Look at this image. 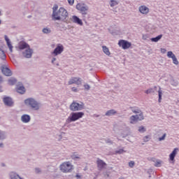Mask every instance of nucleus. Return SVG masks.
<instances>
[{"mask_svg": "<svg viewBox=\"0 0 179 179\" xmlns=\"http://www.w3.org/2000/svg\"><path fill=\"white\" fill-rule=\"evenodd\" d=\"M69 17V14L68 13V10H66V9H65L63 7H61L58 10L57 5H55L53 6L52 15L53 20H60L61 22L67 23Z\"/></svg>", "mask_w": 179, "mask_h": 179, "instance_id": "f257e3e1", "label": "nucleus"}, {"mask_svg": "<svg viewBox=\"0 0 179 179\" xmlns=\"http://www.w3.org/2000/svg\"><path fill=\"white\" fill-rule=\"evenodd\" d=\"M84 115L85 113L83 112H73L66 120V124H71V122H75V121H78V120H80V118H83Z\"/></svg>", "mask_w": 179, "mask_h": 179, "instance_id": "f03ea898", "label": "nucleus"}, {"mask_svg": "<svg viewBox=\"0 0 179 179\" xmlns=\"http://www.w3.org/2000/svg\"><path fill=\"white\" fill-rule=\"evenodd\" d=\"M59 170L62 173H72L73 170V165L71 162H64L59 166Z\"/></svg>", "mask_w": 179, "mask_h": 179, "instance_id": "7ed1b4c3", "label": "nucleus"}, {"mask_svg": "<svg viewBox=\"0 0 179 179\" xmlns=\"http://www.w3.org/2000/svg\"><path fill=\"white\" fill-rule=\"evenodd\" d=\"M76 9L81 13L83 17H85L89 12V6L85 3H78L76 5Z\"/></svg>", "mask_w": 179, "mask_h": 179, "instance_id": "20e7f679", "label": "nucleus"}, {"mask_svg": "<svg viewBox=\"0 0 179 179\" xmlns=\"http://www.w3.org/2000/svg\"><path fill=\"white\" fill-rule=\"evenodd\" d=\"M85 109V103L83 102L77 103L73 101L71 105H70V110L71 111H82V110Z\"/></svg>", "mask_w": 179, "mask_h": 179, "instance_id": "39448f33", "label": "nucleus"}, {"mask_svg": "<svg viewBox=\"0 0 179 179\" xmlns=\"http://www.w3.org/2000/svg\"><path fill=\"white\" fill-rule=\"evenodd\" d=\"M25 104L30 106L33 110H38L40 108V105L34 99L29 98L24 101Z\"/></svg>", "mask_w": 179, "mask_h": 179, "instance_id": "423d86ee", "label": "nucleus"}, {"mask_svg": "<svg viewBox=\"0 0 179 179\" xmlns=\"http://www.w3.org/2000/svg\"><path fill=\"white\" fill-rule=\"evenodd\" d=\"M143 120H144L143 113H141L139 115H131L129 117L130 124H136L138 121H142Z\"/></svg>", "mask_w": 179, "mask_h": 179, "instance_id": "0eeeda50", "label": "nucleus"}, {"mask_svg": "<svg viewBox=\"0 0 179 179\" xmlns=\"http://www.w3.org/2000/svg\"><path fill=\"white\" fill-rule=\"evenodd\" d=\"M119 47H121L123 50H128V48H131V45L132 43L129 42L128 41L121 39L118 42Z\"/></svg>", "mask_w": 179, "mask_h": 179, "instance_id": "6e6552de", "label": "nucleus"}, {"mask_svg": "<svg viewBox=\"0 0 179 179\" xmlns=\"http://www.w3.org/2000/svg\"><path fill=\"white\" fill-rule=\"evenodd\" d=\"M68 85H77V86H80V85H82V78L79 77H71L68 82Z\"/></svg>", "mask_w": 179, "mask_h": 179, "instance_id": "1a4fd4ad", "label": "nucleus"}, {"mask_svg": "<svg viewBox=\"0 0 179 179\" xmlns=\"http://www.w3.org/2000/svg\"><path fill=\"white\" fill-rule=\"evenodd\" d=\"M96 166L99 171H102V170L107 169V164L100 158H97L96 159Z\"/></svg>", "mask_w": 179, "mask_h": 179, "instance_id": "9d476101", "label": "nucleus"}, {"mask_svg": "<svg viewBox=\"0 0 179 179\" xmlns=\"http://www.w3.org/2000/svg\"><path fill=\"white\" fill-rule=\"evenodd\" d=\"M62 52H64V45L59 43L57 45L52 54L55 55V57H57V55H59L62 54Z\"/></svg>", "mask_w": 179, "mask_h": 179, "instance_id": "9b49d317", "label": "nucleus"}, {"mask_svg": "<svg viewBox=\"0 0 179 179\" xmlns=\"http://www.w3.org/2000/svg\"><path fill=\"white\" fill-rule=\"evenodd\" d=\"M167 57L168 58H171V59L173 60V64H174V65H178V59H177V57H176V55H174V53H173L171 51H169L167 52Z\"/></svg>", "mask_w": 179, "mask_h": 179, "instance_id": "f8f14e48", "label": "nucleus"}, {"mask_svg": "<svg viewBox=\"0 0 179 179\" xmlns=\"http://www.w3.org/2000/svg\"><path fill=\"white\" fill-rule=\"evenodd\" d=\"M71 21L73 22V23H75L76 24H78V26H83V22L80 18H79L76 15L72 16Z\"/></svg>", "mask_w": 179, "mask_h": 179, "instance_id": "ddd939ff", "label": "nucleus"}, {"mask_svg": "<svg viewBox=\"0 0 179 179\" xmlns=\"http://www.w3.org/2000/svg\"><path fill=\"white\" fill-rule=\"evenodd\" d=\"M1 72L6 76H12V71L7 67L2 66L1 67Z\"/></svg>", "mask_w": 179, "mask_h": 179, "instance_id": "4468645a", "label": "nucleus"}, {"mask_svg": "<svg viewBox=\"0 0 179 179\" xmlns=\"http://www.w3.org/2000/svg\"><path fill=\"white\" fill-rule=\"evenodd\" d=\"M22 54L25 58H31V55H33V50L29 48L28 49L25 50Z\"/></svg>", "mask_w": 179, "mask_h": 179, "instance_id": "2eb2a0df", "label": "nucleus"}, {"mask_svg": "<svg viewBox=\"0 0 179 179\" xmlns=\"http://www.w3.org/2000/svg\"><path fill=\"white\" fill-rule=\"evenodd\" d=\"M178 150H179L178 148H176L173 149L172 152L169 155V159L170 160H171V162H174V159L176 156H177V153H178Z\"/></svg>", "mask_w": 179, "mask_h": 179, "instance_id": "dca6fc26", "label": "nucleus"}, {"mask_svg": "<svg viewBox=\"0 0 179 179\" xmlns=\"http://www.w3.org/2000/svg\"><path fill=\"white\" fill-rule=\"evenodd\" d=\"M5 41L6 42V44L10 51V52H13V46L12 45V43H10V40L8 37V36H4Z\"/></svg>", "mask_w": 179, "mask_h": 179, "instance_id": "f3484780", "label": "nucleus"}, {"mask_svg": "<svg viewBox=\"0 0 179 179\" xmlns=\"http://www.w3.org/2000/svg\"><path fill=\"white\" fill-rule=\"evenodd\" d=\"M138 9L139 12H141L143 15H148L149 13V8L146 7V6H141Z\"/></svg>", "mask_w": 179, "mask_h": 179, "instance_id": "a211bd4d", "label": "nucleus"}, {"mask_svg": "<svg viewBox=\"0 0 179 179\" xmlns=\"http://www.w3.org/2000/svg\"><path fill=\"white\" fill-rule=\"evenodd\" d=\"M3 103L6 106H13V101H12V99L10 97H4L3 98Z\"/></svg>", "mask_w": 179, "mask_h": 179, "instance_id": "6ab92c4d", "label": "nucleus"}, {"mask_svg": "<svg viewBox=\"0 0 179 179\" xmlns=\"http://www.w3.org/2000/svg\"><path fill=\"white\" fill-rule=\"evenodd\" d=\"M18 48L20 50H24L25 48L29 49L30 48V46L29 44L26 43V42H20L18 45Z\"/></svg>", "mask_w": 179, "mask_h": 179, "instance_id": "aec40b11", "label": "nucleus"}, {"mask_svg": "<svg viewBox=\"0 0 179 179\" xmlns=\"http://www.w3.org/2000/svg\"><path fill=\"white\" fill-rule=\"evenodd\" d=\"M21 121H22V122H24L25 124L27 122H30V115H23L21 117Z\"/></svg>", "mask_w": 179, "mask_h": 179, "instance_id": "412c9836", "label": "nucleus"}, {"mask_svg": "<svg viewBox=\"0 0 179 179\" xmlns=\"http://www.w3.org/2000/svg\"><path fill=\"white\" fill-rule=\"evenodd\" d=\"M102 51L106 54V55H108V57H110L111 55V52H110V49L106 45L102 46Z\"/></svg>", "mask_w": 179, "mask_h": 179, "instance_id": "4be33fe9", "label": "nucleus"}, {"mask_svg": "<svg viewBox=\"0 0 179 179\" xmlns=\"http://www.w3.org/2000/svg\"><path fill=\"white\" fill-rule=\"evenodd\" d=\"M115 114H117V110L111 109L106 111L105 115H106V117H111V115H115Z\"/></svg>", "mask_w": 179, "mask_h": 179, "instance_id": "5701e85b", "label": "nucleus"}, {"mask_svg": "<svg viewBox=\"0 0 179 179\" xmlns=\"http://www.w3.org/2000/svg\"><path fill=\"white\" fill-rule=\"evenodd\" d=\"M17 92L20 94H24L26 92V89L23 86L17 87Z\"/></svg>", "mask_w": 179, "mask_h": 179, "instance_id": "b1692460", "label": "nucleus"}, {"mask_svg": "<svg viewBox=\"0 0 179 179\" xmlns=\"http://www.w3.org/2000/svg\"><path fill=\"white\" fill-rule=\"evenodd\" d=\"M118 0H109V5L111 8H114V6H117L118 5Z\"/></svg>", "mask_w": 179, "mask_h": 179, "instance_id": "393cba45", "label": "nucleus"}, {"mask_svg": "<svg viewBox=\"0 0 179 179\" xmlns=\"http://www.w3.org/2000/svg\"><path fill=\"white\" fill-rule=\"evenodd\" d=\"M157 89V86H155L154 88H150L145 91V94H151V93H155V90Z\"/></svg>", "mask_w": 179, "mask_h": 179, "instance_id": "a878e982", "label": "nucleus"}, {"mask_svg": "<svg viewBox=\"0 0 179 179\" xmlns=\"http://www.w3.org/2000/svg\"><path fill=\"white\" fill-rule=\"evenodd\" d=\"M162 96H163V90H162V87H159V90H158V102L162 103Z\"/></svg>", "mask_w": 179, "mask_h": 179, "instance_id": "bb28decb", "label": "nucleus"}, {"mask_svg": "<svg viewBox=\"0 0 179 179\" xmlns=\"http://www.w3.org/2000/svg\"><path fill=\"white\" fill-rule=\"evenodd\" d=\"M130 108L132 113H134V114H143V113H142V110H141L138 108Z\"/></svg>", "mask_w": 179, "mask_h": 179, "instance_id": "cd10ccee", "label": "nucleus"}, {"mask_svg": "<svg viewBox=\"0 0 179 179\" xmlns=\"http://www.w3.org/2000/svg\"><path fill=\"white\" fill-rule=\"evenodd\" d=\"M16 82H17V80H16V78H10L8 80V85L10 86H13V85H16Z\"/></svg>", "mask_w": 179, "mask_h": 179, "instance_id": "c85d7f7f", "label": "nucleus"}, {"mask_svg": "<svg viewBox=\"0 0 179 179\" xmlns=\"http://www.w3.org/2000/svg\"><path fill=\"white\" fill-rule=\"evenodd\" d=\"M163 37V35H159L158 36L155 37V38H151V41L154 42V43H157V41H159V40L162 39V38Z\"/></svg>", "mask_w": 179, "mask_h": 179, "instance_id": "c756f323", "label": "nucleus"}, {"mask_svg": "<svg viewBox=\"0 0 179 179\" xmlns=\"http://www.w3.org/2000/svg\"><path fill=\"white\" fill-rule=\"evenodd\" d=\"M0 58L3 61L6 59V55H5V52L2 49H0Z\"/></svg>", "mask_w": 179, "mask_h": 179, "instance_id": "7c9ffc66", "label": "nucleus"}, {"mask_svg": "<svg viewBox=\"0 0 179 179\" xmlns=\"http://www.w3.org/2000/svg\"><path fill=\"white\" fill-rule=\"evenodd\" d=\"M0 58L3 61L6 59V55H5V52L2 49H0Z\"/></svg>", "mask_w": 179, "mask_h": 179, "instance_id": "2f4dec72", "label": "nucleus"}, {"mask_svg": "<svg viewBox=\"0 0 179 179\" xmlns=\"http://www.w3.org/2000/svg\"><path fill=\"white\" fill-rule=\"evenodd\" d=\"M163 163V161L160 160V159H157L155 162V167H162V164Z\"/></svg>", "mask_w": 179, "mask_h": 179, "instance_id": "473e14b6", "label": "nucleus"}, {"mask_svg": "<svg viewBox=\"0 0 179 179\" xmlns=\"http://www.w3.org/2000/svg\"><path fill=\"white\" fill-rule=\"evenodd\" d=\"M127 151L124 150V149L117 150L115 153V155H122V153H125Z\"/></svg>", "mask_w": 179, "mask_h": 179, "instance_id": "72a5a7b5", "label": "nucleus"}, {"mask_svg": "<svg viewBox=\"0 0 179 179\" xmlns=\"http://www.w3.org/2000/svg\"><path fill=\"white\" fill-rule=\"evenodd\" d=\"M71 159H73V160H76V159H80V157L79 156V155L76 154V152H74L71 155Z\"/></svg>", "mask_w": 179, "mask_h": 179, "instance_id": "f704fd0d", "label": "nucleus"}, {"mask_svg": "<svg viewBox=\"0 0 179 179\" xmlns=\"http://www.w3.org/2000/svg\"><path fill=\"white\" fill-rule=\"evenodd\" d=\"M138 132H141V134H143V132H146V129L143 126H140L138 127Z\"/></svg>", "mask_w": 179, "mask_h": 179, "instance_id": "c9c22d12", "label": "nucleus"}, {"mask_svg": "<svg viewBox=\"0 0 179 179\" xmlns=\"http://www.w3.org/2000/svg\"><path fill=\"white\" fill-rule=\"evenodd\" d=\"M55 61H57V58L53 57V58L52 59V64L53 65H56V66H59V63L58 62H55Z\"/></svg>", "mask_w": 179, "mask_h": 179, "instance_id": "e433bc0d", "label": "nucleus"}, {"mask_svg": "<svg viewBox=\"0 0 179 179\" xmlns=\"http://www.w3.org/2000/svg\"><path fill=\"white\" fill-rule=\"evenodd\" d=\"M166 136H167V134L164 133L162 137H159L158 138V141L159 142H162V141H164L166 139Z\"/></svg>", "mask_w": 179, "mask_h": 179, "instance_id": "4c0bfd02", "label": "nucleus"}, {"mask_svg": "<svg viewBox=\"0 0 179 179\" xmlns=\"http://www.w3.org/2000/svg\"><path fill=\"white\" fill-rule=\"evenodd\" d=\"M83 86L85 90H90V85H89V84H85Z\"/></svg>", "mask_w": 179, "mask_h": 179, "instance_id": "58836bf2", "label": "nucleus"}, {"mask_svg": "<svg viewBox=\"0 0 179 179\" xmlns=\"http://www.w3.org/2000/svg\"><path fill=\"white\" fill-rule=\"evenodd\" d=\"M129 166L131 169H133L134 166H135V162L131 161L130 162H129Z\"/></svg>", "mask_w": 179, "mask_h": 179, "instance_id": "ea45409f", "label": "nucleus"}, {"mask_svg": "<svg viewBox=\"0 0 179 179\" xmlns=\"http://www.w3.org/2000/svg\"><path fill=\"white\" fill-rule=\"evenodd\" d=\"M149 139H150V136H145L143 138V141H144V142H149Z\"/></svg>", "mask_w": 179, "mask_h": 179, "instance_id": "a19ab883", "label": "nucleus"}, {"mask_svg": "<svg viewBox=\"0 0 179 179\" xmlns=\"http://www.w3.org/2000/svg\"><path fill=\"white\" fill-rule=\"evenodd\" d=\"M142 38L143 40H148V38H149V36H148V34H143Z\"/></svg>", "mask_w": 179, "mask_h": 179, "instance_id": "79ce46f5", "label": "nucleus"}, {"mask_svg": "<svg viewBox=\"0 0 179 179\" xmlns=\"http://www.w3.org/2000/svg\"><path fill=\"white\" fill-rule=\"evenodd\" d=\"M71 91L72 92H74V93H78V88L77 87H73L71 88Z\"/></svg>", "mask_w": 179, "mask_h": 179, "instance_id": "37998d69", "label": "nucleus"}, {"mask_svg": "<svg viewBox=\"0 0 179 179\" xmlns=\"http://www.w3.org/2000/svg\"><path fill=\"white\" fill-rule=\"evenodd\" d=\"M68 3L72 6L73 3H75V0H68Z\"/></svg>", "mask_w": 179, "mask_h": 179, "instance_id": "c03bdc74", "label": "nucleus"}, {"mask_svg": "<svg viewBox=\"0 0 179 179\" xmlns=\"http://www.w3.org/2000/svg\"><path fill=\"white\" fill-rule=\"evenodd\" d=\"M35 173H36V174H38V173H41V170L38 168H36Z\"/></svg>", "mask_w": 179, "mask_h": 179, "instance_id": "a18cd8bd", "label": "nucleus"}, {"mask_svg": "<svg viewBox=\"0 0 179 179\" xmlns=\"http://www.w3.org/2000/svg\"><path fill=\"white\" fill-rule=\"evenodd\" d=\"M161 52L162 54H166V52H167V50H166V48H161Z\"/></svg>", "mask_w": 179, "mask_h": 179, "instance_id": "49530a36", "label": "nucleus"}, {"mask_svg": "<svg viewBox=\"0 0 179 179\" xmlns=\"http://www.w3.org/2000/svg\"><path fill=\"white\" fill-rule=\"evenodd\" d=\"M106 143H110V145H113V141H111L110 138H108L106 140Z\"/></svg>", "mask_w": 179, "mask_h": 179, "instance_id": "de8ad7c7", "label": "nucleus"}, {"mask_svg": "<svg viewBox=\"0 0 179 179\" xmlns=\"http://www.w3.org/2000/svg\"><path fill=\"white\" fill-rule=\"evenodd\" d=\"M49 33H51V29H48V28H46L45 29V34H49Z\"/></svg>", "mask_w": 179, "mask_h": 179, "instance_id": "09e8293b", "label": "nucleus"}, {"mask_svg": "<svg viewBox=\"0 0 179 179\" xmlns=\"http://www.w3.org/2000/svg\"><path fill=\"white\" fill-rule=\"evenodd\" d=\"M57 139H59V141H61V139H62V134L58 135Z\"/></svg>", "mask_w": 179, "mask_h": 179, "instance_id": "8fccbe9b", "label": "nucleus"}, {"mask_svg": "<svg viewBox=\"0 0 179 179\" xmlns=\"http://www.w3.org/2000/svg\"><path fill=\"white\" fill-rule=\"evenodd\" d=\"M76 177L77 179H80V178H81V176H80V175H79V174H77V175L76 176Z\"/></svg>", "mask_w": 179, "mask_h": 179, "instance_id": "3c124183", "label": "nucleus"}, {"mask_svg": "<svg viewBox=\"0 0 179 179\" xmlns=\"http://www.w3.org/2000/svg\"><path fill=\"white\" fill-rule=\"evenodd\" d=\"M43 33H45V28H43Z\"/></svg>", "mask_w": 179, "mask_h": 179, "instance_id": "603ef678", "label": "nucleus"}, {"mask_svg": "<svg viewBox=\"0 0 179 179\" xmlns=\"http://www.w3.org/2000/svg\"><path fill=\"white\" fill-rule=\"evenodd\" d=\"M3 145V144L0 143V148H2Z\"/></svg>", "mask_w": 179, "mask_h": 179, "instance_id": "864d4df0", "label": "nucleus"}, {"mask_svg": "<svg viewBox=\"0 0 179 179\" xmlns=\"http://www.w3.org/2000/svg\"><path fill=\"white\" fill-rule=\"evenodd\" d=\"M0 82H2V77L0 76Z\"/></svg>", "mask_w": 179, "mask_h": 179, "instance_id": "5fc2aeb1", "label": "nucleus"}, {"mask_svg": "<svg viewBox=\"0 0 179 179\" xmlns=\"http://www.w3.org/2000/svg\"><path fill=\"white\" fill-rule=\"evenodd\" d=\"M119 179H125V178L121 177V178H120Z\"/></svg>", "mask_w": 179, "mask_h": 179, "instance_id": "6e6d98bb", "label": "nucleus"}, {"mask_svg": "<svg viewBox=\"0 0 179 179\" xmlns=\"http://www.w3.org/2000/svg\"><path fill=\"white\" fill-rule=\"evenodd\" d=\"M0 92H2V87H0Z\"/></svg>", "mask_w": 179, "mask_h": 179, "instance_id": "4d7b16f0", "label": "nucleus"}, {"mask_svg": "<svg viewBox=\"0 0 179 179\" xmlns=\"http://www.w3.org/2000/svg\"><path fill=\"white\" fill-rule=\"evenodd\" d=\"M95 117H100V115H96Z\"/></svg>", "mask_w": 179, "mask_h": 179, "instance_id": "13d9d810", "label": "nucleus"}, {"mask_svg": "<svg viewBox=\"0 0 179 179\" xmlns=\"http://www.w3.org/2000/svg\"><path fill=\"white\" fill-rule=\"evenodd\" d=\"M106 177H110V175H108V174H106Z\"/></svg>", "mask_w": 179, "mask_h": 179, "instance_id": "bf43d9fd", "label": "nucleus"}, {"mask_svg": "<svg viewBox=\"0 0 179 179\" xmlns=\"http://www.w3.org/2000/svg\"><path fill=\"white\" fill-rule=\"evenodd\" d=\"M0 24H1V20H0Z\"/></svg>", "mask_w": 179, "mask_h": 179, "instance_id": "052dcab7", "label": "nucleus"}]
</instances>
